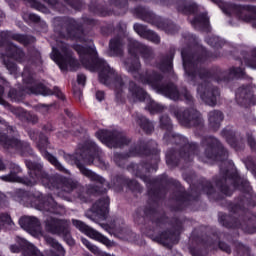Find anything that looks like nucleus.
Masks as SVG:
<instances>
[{
    "label": "nucleus",
    "mask_w": 256,
    "mask_h": 256,
    "mask_svg": "<svg viewBox=\"0 0 256 256\" xmlns=\"http://www.w3.org/2000/svg\"><path fill=\"white\" fill-rule=\"evenodd\" d=\"M48 5H57V0H44Z\"/></svg>",
    "instance_id": "57"
},
{
    "label": "nucleus",
    "mask_w": 256,
    "mask_h": 256,
    "mask_svg": "<svg viewBox=\"0 0 256 256\" xmlns=\"http://www.w3.org/2000/svg\"><path fill=\"white\" fill-rule=\"evenodd\" d=\"M69 223L67 220H59L53 217H50L45 222V229L48 233H52L53 235H67L69 230Z\"/></svg>",
    "instance_id": "16"
},
{
    "label": "nucleus",
    "mask_w": 256,
    "mask_h": 256,
    "mask_svg": "<svg viewBox=\"0 0 256 256\" xmlns=\"http://www.w3.org/2000/svg\"><path fill=\"white\" fill-rule=\"evenodd\" d=\"M248 143H249L251 149L256 151V143H255V139H253V137H248Z\"/></svg>",
    "instance_id": "52"
},
{
    "label": "nucleus",
    "mask_w": 256,
    "mask_h": 256,
    "mask_svg": "<svg viewBox=\"0 0 256 256\" xmlns=\"http://www.w3.org/2000/svg\"><path fill=\"white\" fill-rule=\"evenodd\" d=\"M187 152H181L180 155L184 161H191L193 159V153H197V147L195 145L186 146Z\"/></svg>",
    "instance_id": "30"
},
{
    "label": "nucleus",
    "mask_w": 256,
    "mask_h": 256,
    "mask_svg": "<svg viewBox=\"0 0 256 256\" xmlns=\"http://www.w3.org/2000/svg\"><path fill=\"white\" fill-rule=\"evenodd\" d=\"M72 223L76 229H79L82 233H85L88 237L91 239H95V241H99L100 243H103V245H106V247H111L113 243L111 240H109L107 237H105L103 234L97 232V230L89 227L87 224L80 220H72Z\"/></svg>",
    "instance_id": "11"
},
{
    "label": "nucleus",
    "mask_w": 256,
    "mask_h": 256,
    "mask_svg": "<svg viewBox=\"0 0 256 256\" xmlns=\"http://www.w3.org/2000/svg\"><path fill=\"white\" fill-rule=\"evenodd\" d=\"M76 95H77L78 97H81V92H76Z\"/></svg>",
    "instance_id": "62"
},
{
    "label": "nucleus",
    "mask_w": 256,
    "mask_h": 256,
    "mask_svg": "<svg viewBox=\"0 0 256 256\" xmlns=\"http://www.w3.org/2000/svg\"><path fill=\"white\" fill-rule=\"evenodd\" d=\"M75 51L80 55V57H92L95 60V66H91V64L87 63L84 58H82V63L89 69L90 71H95L98 69L99 72V81L103 83V85H111L114 83L115 85V93L116 99H121L125 95V81L123 78L117 73L115 70L105 62V60L101 58H97V51L95 50V46L90 45L89 47H84L81 45L74 46Z\"/></svg>",
    "instance_id": "5"
},
{
    "label": "nucleus",
    "mask_w": 256,
    "mask_h": 256,
    "mask_svg": "<svg viewBox=\"0 0 256 256\" xmlns=\"http://www.w3.org/2000/svg\"><path fill=\"white\" fill-rule=\"evenodd\" d=\"M46 243L52 247L54 250H50L47 253V256H65V249L59 242L49 236L44 237ZM22 247H25L26 250L24 252V256H43L41 252L27 240H22Z\"/></svg>",
    "instance_id": "8"
},
{
    "label": "nucleus",
    "mask_w": 256,
    "mask_h": 256,
    "mask_svg": "<svg viewBox=\"0 0 256 256\" xmlns=\"http://www.w3.org/2000/svg\"><path fill=\"white\" fill-rule=\"evenodd\" d=\"M210 127L217 131L221 127V121H223V112L219 110H213L208 114Z\"/></svg>",
    "instance_id": "22"
},
{
    "label": "nucleus",
    "mask_w": 256,
    "mask_h": 256,
    "mask_svg": "<svg viewBox=\"0 0 256 256\" xmlns=\"http://www.w3.org/2000/svg\"><path fill=\"white\" fill-rule=\"evenodd\" d=\"M219 247L220 249H222V251H225L226 253H231V248L229 247V245L225 243H220Z\"/></svg>",
    "instance_id": "49"
},
{
    "label": "nucleus",
    "mask_w": 256,
    "mask_h": 256,
    "mask_svg": "<svg viewBox=\"0 0 256 256\" xmlns=\"http://www.w3.org/2000/svg\"><path fill=\"white\" fill-rule=\"evenodd\" d=\"M34 206L39 211H49L50 213H55V211L53 210L55 209V201L51 197H48L47 201H45L44 203L34 204Z\"/></svg>",
    "instance_id": "26"
},
{
    "label": "nucleus",
    "mask_w": 256,
    "mask_h": 256,
    "mask_svg": "<svg viewBox=\"0 0 256 256\" xmlns=\"http://www.w3.org/2000/svg\"><path fill=\"white\" fill-rule=\"evenodd\" d=\"M92 213H94L98 219L105 221L107 215H109V198L105 197L94 203L92 206Z\"/></svg>",
    "instance_id": "19"
},
{
    "label": "nucleus",
    "mask_w": 256,
    "mask_h": 256,
    "mask_svg": "<svg viewBox=\"0 0 256 256\" xmlns=\"http://www.w3.org/2000/svg\"><path fill=\"white\" fill-rule=\"evenodd\" d=\"M26 167L29 169L30 178H21L19 177L20 173H23L21 167L17 164L10 165V173L7 175L0 176L1 181H5L6 183H23L24 185L33 186L42 179V183L44 185H48L51 183L52 187H56V189H61L65 191V193H71L73 189L77 188V181H73L71 179H53L50 178L45 171H43V166L41 164H36L29 160H26Z\"/></svg>",
    "instance_id": "2"
},
{
    "label": "nucleus",
    "mask_w": 256,
    "mask_h": 256,
    "mask_svg": "<svg viewBox=\"0 0 256 256\" xmlns=\"http://www.w3.org/2000/svg\"><path fill=\"white\" fill-rule=\"evenodd\" d=\"M207 43L212 47H217V43H219V38L218 37L207 38Z\"/></svg>",
    "instance_id": "46"
},
{
    "label": "nucleus",
    "mask_w": 256,
    "mask_h": 256,
    "mask_svg": "<svg viewBox=\"0 0 256 256\" xmlns=\"http://www.w3.org/2000/svg\"><path fill=\"white\" fill-rule=\"evenodd\" d=\"M51 107H53V104H50V105L39 104L37 106V109L38 111H40V113H47L49 109H51Z\"/></svg>",
    "instance_id": "43"
},
{
    "label": "nucleus",
    "mask_w": 256,
    "mask_h": 256,
    "mask_svg": "<svg viewBox=\"0 0 256 256\" xmlns=\"http://www.w3.org/2000/svg\"><path fill=\"white\" fill-rule=\"evenodd\" d=\"M161 127L164 129H171V119L169 116L164 115L160 118Z\"/></svg>",
    "instance_id": "38"
},
{
    "label": "nucleus",
    "mask_w": 256,
    "mask_h": 256,
    "mask_svg": "<svg viewBox=\"0 0 256 256\" xmlns=\"http://www.w3.org/2000/svg\"><path fill=\"white\" fill-rule=\"evenodd\" d=\"M77 81L79 85H85V81H87V77L85 74H78Z\"/></svg>",
    "instance_id": "48"
},
{
    "label": "nucleus",
    "mask_w": 256,
    "mask_h": 256,
    "mask_svg": "<svg viewBox=\"0 0 256 256\" xmlns=\"http://www.w3.org/2000/svg\"><path fill=\"white\" fill-rule=\"evenodd\" d=\"M243 256H250L249 253H245Z\"/></svg>",
    "instance_id": "64"
},
{
    "label": "nucleus",
    "mask_w": 256,
    "mask_h": 256,
    "mask_svg": "<svg viewBox=\"0 0 256 256\" xmlns=\"http://www.w3.org/2000/svg\"><path fill=\"white\" fill-rule=\"evenodd\" d=\"M206 193H207L208 195H210L211 191H210V190H206Z\"/></svg>",
    "instance_id": "63"
},
{
    "label": "nucleus",
    "mask_w": 256,
    "mask_h": 256,
    "mask_svg": "<svg viewBox=\"0 0 256 256\" xmlns=\"http://www.w3.org/2000/svg\"><path fill=\"white\" fill-rule=\"evenodd\" d=\"M12 38L14 39V41H18V43H22V45H28L29 43V38H27V36H24V35L14 34L12 35Z\"/></svg>",
    "instance_id": "37"
},
{
    "label": "nucleus",
    "mask_w": 256,
    "mask_h": 256,
    "mask_svg": "<svg viewBox=\"0 0 256 256\" xmlns=\"http://www.w3.org/2000/svg\"><path fill=\"white\" fill-rule=\"evenodd\" d=\"M102 229L105 231H115L117 235H119V231L121 229V220L119 218H113L109 224H100Z\"/></svg>",
    "instance_id": "25"
},
{
    "label": "nucleus",
    "mask_w": 256,
    "mask_h": 256,
    "mask_svg": "<svg viewBox=\"0 0 256 256\" xmlns=\"http://www.w3.org/2000/svg\"><path fill=\"white\" fill-rule=\"evenodd\" d=\"M136 123H138L146 133H151L153 131V124L144 116L138 114L136 116Z\"/></svg>",
    "instance_id": "28"
},
{
    "label": "nucleus",
    "mask_w": 256,
    "mask_h": 256,
    "mask_svg": "<svg viewBox=\"0 0 256 256\" xmlns=\"http://www.w3.org/2000/svg\"><path fill=\"white\" fill-rule=\"evenodd\" d=\"M4 65L6 69L9 71L10 75H13L15 79L19 77V68H17V64L4 60Z\"/></svg>",
    "instance_id": "31"
},
{
    "label": "nucleus",
    "mask_w": 256,
    "mask_h": 256,
    "mask_svg": "<svg viewBox=\"0 0 256 256\" xmlns=\"http://www.w3.org/2000/svg\"><path fill=\"white\" fill-rule=\"evenodd\" d=\"M0 123H5L3 118H0ZM0 145L4 149H15L21 153H31V146L27 142H21L18 138H7V136L0 134Z\"/></svg>",
    "instance_id": "12"
},
{
    "label": "nucleus",
    "mask_w": 256,
    "mask_h": 256,
    "mask_svg": "<svg viewBox=\"0 0 256 256\" xmlns=\"http://www.w3.org/2000/svg\"><path fill=\"white\" fill-rule=\"evenodd\" d=\"M96 99L98 101H103V99H105V93L103 91L96 92Z\"/></svg>",
    "instance_id": "53"
},
{
    "label": "nucleus",
    "mask_w": 256,
    "mask_h": 256,
    "mask_svg": "<svg viewBox=\"0 0 256 256\" xmlns=\"http://www.w3.org/2000/svg\"><path fill=\"white\" fill-rule=\"evenodd\" d=\"M128 51L132 55H135V53H141L145 61L153 59V50L135 40H129Z\"/></svg>",
    "instance_id": "18"
},
{
    "label": "nucleus",
    "mask_w": 256,
    "mask_h": 256,
    "mask_svg": "<svg viewBox=\"0 0 256 256\" xmlns=\"http://www.w3.org/2000/svg\"><path fill=\"white\" fill-rule=\"evenodd\" d=\"M127 97L130 101L134 102L145 101V99H147V92L139 88L135 82L131 81L128 85Z\"/></svg>",
    "instance_id": "21"
},
{
    "label": "nucleus",
    "mask_w": 256,
    "mask_h": 256,
    "mask_svg": "<svg viewBox=\"0 0 256 256\" xmlns=\"http://www.w3.org/2000/svg\"><path fill=\"white\" fill-rule=\"evenodd\" d=\"M99 153L100 150L99 147H97V144L88 142V147L84 148L81 155L87 165H92V163H95V159H99Z\"/></svg>",
    "instance_id": "20"
},
{
    "label": "nucleus",
    "mask_w": 256,
    "mask_h": 256,
    "mask_svg": "<svg viewBox=\"0 0 256 256\" xmlns=\"http://www.w3.org/2000/svg\"><path fill=\"white\" fill-rule=\"evenodd\" d=\"M83 245H85V247H87V249H89V251H91V253H93L94 255L97 256H113V254H109L106 252H101V250H99V248L93 244H91V242H89V240L82 238L81 239Z\"/></svg>",
    "instance_id": "27"
},
{
    "label": "nucleus",
    "mask_w": 256,
    "mask_h": 256,
    "mask_svg": "<svg viewBox=\"0 0 256 256\" xmlns=\"http://www.w3.org/2000/svg\"><path fill=\"white\" fill-rule=\"evenodd\" d=\"M192 25L194 27H207L209 25V17H207V14H200L194 18Z\"/></svg>",
    "instance_id": "29"
},
{
    "label": "nucleus",
    "mask_w": 256,
    "mask_h": 256,
    "mask_svg": "<svg viewBox=\"0 0 256 256\" xmlns=\"http://www.w3.org/2000/svg\"><path fill=\"white\" fill-rule=\"evenodd\" d=\"M195 4H190L187 1H182L178 5L179 11H195Z\"/></svg>",
    "instance_id": "34"
},
{
    "label": "nucleus",
    "mask_w": 256,
    "mask_h": 256,
    "mask_svg": "<svg viewBox=\"0 0 256 256\" xmlns=\"http://www.w3.org/2000/svg\"><path fill=\"white\" fill-rule=\"evenodd\" d=\"M7 133L9 135H17V131H15V128H13L12 126L7 127Z\"/></svg>",
    "instance_id": "55"
},
{
    "label": "nucleus",
    "mask_w": 256,
    "mask_h": 256,
    "mask_svg": "<svg viewBox=\"0 0 256 256\" xmlns=\"http://www.w3.org/2000/svg\"><path fill=\"white\" fill-rule=\"evenodd\" d=\"M30 19H31V21L37 22V21H39V16H37L35 14H30Z\"/></svg>",
    "instance_id": "56"
},
{
    "label": "nucleus",
    "mask_w": 256,
    "mask_h": 256,
    "mask_svg": "<svg viewBox=\"0 0 256 256\" xmlns=\"http://www.w3.org/2000/svg\"><path fill=\"white\" fill-rule=\"evenodd\" d=\"M148 109H149V111H151V113H161V111H163L165 109V106H163L155 101H150V103L148 105Z\"/></svg>",
    "instance_id": "33"
},
{
    "label": "nucleus",
    "mask_w": 256,
    "mask_h": 256,
    "mask_svg": "<svg viewBox=\"0 0 256 256\" xmlns=\"http://www.w3.org/2000/svg\"><path fill=\"white\" fill-rule=\"evenodd\" d=\"M182 59L184 71L188 77L189 81L198 83L197 93L200 99L213 107L217 105V97H219V90L207 79L209 78V72L205 69H200L197 71V63H199V57L195 54H191L185 50H182Z\"/></svg>",
    "instance_id": "4"
},
{
    "label": "nucleus",
    "mask_w": 256,
    "mask_h": 256,
    "mask_svg": "<svg viewBox=\"0 0 256 256\" xmlns=\"http://www.w3.org/2000/svg\"><path fill=\"white\" fill-rule=\"evenodd\" d=\"M202 144L205 150L204 157H206V159H219V156L213 153L217 150L222 151L223 153L222 159H225L227 157V151H223V145H221L219 140H217L216 138L208 137L203 140Z\"/></svg>",
    "instance_id": "14"
},
{
    "label": "nucleus",
    "mask_w": 256,
    "mask_h": 256,
    "mask_svg": "<svg viewBox=\"0 0 256 256\" xmlns=\"http://www.w3.org/2000/svg\"><path fill=\"white\" fill-rule=\"evenodd\" d=\"M161 71H171L173 69V55H170L158 66Z\"/></svg>",
    "instance_id": "32"
},
{
    "label": "nucleus",
    "mask_w": 256,
    "mask_h": 256,
    "mask_svg": "<svg viewBox=\"0 0 256 256\" xmlns=\"http://www.w3.org/2000/svg\"><path fill=\"white\" fill-rule=\"evenodd\" d=\"M97 139L101 140L107 147L118 148L129 144V139L121 132H111L107 130H99L96 132Z\"/></svg>",
    "instance_id": "9"
},
{
    "label": "nucleus",
    "mask_w": 256,
    "mask_h": 256,
    "mask_svg": "<svg viewBox=\"0 0 256 256\" xmlns=\"http://www.w3.org/2000/svg\"><path fill=\"white\" fill-rule=\"evenodd\" d=\"M124 65L128 73H131L136 81H139L142 85H149L152 89L156 90V93H160L173 101H178L182 96L188 103L193 102V96L189 91H187V89L184 88L181 93H179L177 87L173 84L167 86L161 85V79H163V76L156 74L155 71H146L145 73L140 74L139 69H141V63L139 62V58L135 56L133 58H129L124 62Z\"/></svg>",
    "instance_id": "3"
},
{
    "label": "nucleus",
    "mask_w": 256,
    "mask_h": 256,
    "mask_svg": "<svg viewBox=\"0 0 256 256\" xmlns=\"http://www.w3.org/2000/svg\"><path fill=\"white\" fill-rule=\"evenodd\" d=\"M6 56L12 57V59H15V61H18V63H25V61H27V66H25L24 71L22 73V81L24 85H26V88L20 89L18 92L15 89L10 90L8 97H10L12 101H22L24 91H26V93H34L35 95H56L58 99H65V96L62 92L59 91L58 88H54L53 92L51 91V89L43 86L42 84L36 87L31 86L33 85V83H35V81L33 80V71L29 69V65H32L33 67L41 65V53L35 51L28 58L21 48H18L17 46L10 44L6 49Z\"/></svg>",
    "instance_id": "1"
},
{
    "label": "nucleus",
    "mask_w": 256,
    "mask_h": 256,
    "mask_svg": "<svg viewBox=\"0 0 256 256\" xmlns=\"http://www.w3.org/2000/svg\"><path fill=\"white\" fill-rule=\"evenodd\" d=\"M172 113L175 115L176 119H178L179 123L184 125V127H195L197 125H201L203 121L201 114L194 108L184 110L181 114H179L177 108H173Z\"/></svg>",
    "instance_id": "10"
},
{
    "label": "nucleus",
    "mask_w": 256,
    "mask_h": 256,
    "mask_svg": "<svg viewBox=\"0 0 256 256\" xmlns=\"http://www.w3.org/2000/svg\"><path fill=\"white\" fill-rule=\"evenodd\" d=\"M10 251L12 253H19V251H21V248L19 246H17V245H11L10 246Z\"/></svg>",
    "instance_id": "54"
},
{
    "label": "nucleus",
    "mask_w": 256,
    "mask_h": 256,
    "mask_svg": "<svg viewBox=\"0 0 256 256\" xmlns=\"http://www.w3.org/2000/svg\"><path fill=\"white\" fill-rule=\"evenodd\" d=\"M4 199H5L4 194L0 192V205H1V203H3Z\"/></svg>",
    "instance_id": "59"
},
{
    "label": "nucleus",
    "mask_w": 256,
    "mask_h": 256,
    "mask_svg": "<svg viewBox=\"0 0 256 256\" xmlns=\"http://www.w3.org/2000/svg\"><path fill=\"white\" fill-rule=\"evenodd\" d=\"M243 95H245V90H242L240 92V94L237 93V95H236V99H237L238 103H241V105H245V102L241 101V97H243Z\"/></svg>",
    "instance_id": "50"
},
{
    "label": "nucleus",
    "mask_w": 256,
    "mask_h": 256,
    "mask_svg": "<svg viewBox=\"0 0 256 256\" xmlns=\"http://www.w3.org/2000/svg\"><path fill=\"white\" fill-rule=\"evenodd\" d=\"M245 63L248 67L256 69V49L252 52L251 58L246 60Z\"/></svg>",
    "instance_id": "39"
},
{
    "label": "nucleus",
    "mask_w": 256,
    "mask_h": 256,
    "mask_svg": "<svg viewBox=\"0 0 256 256\" xmlns=\"http://www.w3.org/2000/svg\"><path fill=\"white\" fill-rule=\"evenodd\" d=\"M231 74L234 77H242V75H245V72L243 71L242 68H232L231 69Z\"/></svg>",
    "instance_id": "42"
},
{
    "label": "nucleus",
    "mask_w": 256,
    "mask_h": 256,
    "mask_svg": "<svg viewBox=\"0 0 256 256\" xmlns=\"http://www.w3.org/2000/svg\"><path fill=\"white\" fill-rule=\"evenodd\" d=\"M1 223H4V225H9V227H13V220H11V216L7 214H2L0 216Z\"/></svg>",
    "instance_id": "40"
},
{
    "label": "nucleus",
    "mask_w": 256,
    "mask_h": 256,
    "mask_svg": "<svg viewBox=\"0 0 256 256\" xmlns=\"http://www.w3.org/2000/svg\"><path fill=\"white\" fill-rule=\"evenodd\" d=\"M133 169H139V166L137 164H134Z\"/></svg>",
    "instance_id": "61"
},
{
    "label": "nucleus",
    "mask_w": 256,
    "mask_h": 256,
    "mask_svg": "<svg viewBox=\"0 0 256 256\" xmlns=\"http://www.w3.org/2000/svg\"><path fill=\"white\" fill-rule=\"evenodd\" d=\"M13 113L15 114L16 117H20V119L22 117H25V110L21 109V108H14L13 109Z\"/></svg>",
    "instance_id": "45"
},
{
    "label": "nucleus",
    "mask_w": 256,
    "mask_h": 256,
    "mask_svg": "<svg viewBox=\"0 0 256 256\" xmlns=\"http://www.w3.org/2000/svg\"><path fill=\"white\" fill-rule=\"evenodd\" d=\"M38 149H40L42 155L45 157V159H47V161H49V163H51L52 165H54V167H56V169H58V171H62V173H69V170L65 169V167H63V165L60 164L59 160H57V158H55V156L49 154L47 151H45V149H47V145H49L48 141H47V137L43 136L39 142H38Z\"/></svg>",
    "instance_id": "17"
},
{
    "label": "nucleus",
    "mask_w": 256,
    "mask_h": 256,
    "mask_svg": "<svg viewBox=\"0 0 256 256\" xmlns=\"http://www.w3.org/2000/svg\"><path fill=\"white\" fill-rule=\"evenodd\" d=\"M136 155H141V148L140 147H134L130 150L129 154L123 155V154H115L114 161L118 163V165L121 167L125 164V160L127 157H135Z\"/></svg>",
    "instance_id": "24"
},
{
    "label": "nucleus",
    "mask_w": 256,
    "mask_h": 256,
    "mask_svg": "<svg viewBox=\"0 0 256 256\" xmlns=\"http://www.w3.org/2000/svg\"><path fill=\"white\" fill-rule=\"evenodd\" d=\"M145 39H148V41H152V43L156 44L161 42V38H159V35L151 30H148Z\"/></svg>",
    "instance_id": "36"
},
{
    "label": "nucleus",
    "mask_w": 256,
    "mask_h": 256,
    "mask_svg": "<svg viewBox=\"0 0 256 256\" xmlns=\"http://www.w3.org/2000/svg\"><path fill=\"white\" fill-rule=\"evenodd\" d=\"M211 1L219 5L223 13H226V15H235L240 21H245L246 23H248V21H252V19H255V6H237L235 4L221 2V0Z\"/></svg>",
    "instance_id": "7"
},
{
    "label": "nucleus",
    "mask_w": 256,
    "mask_h": 256,
    "mask_svg": "<svg viewBox=\"0 0 256 256\" xmlns=\"http://www.w3.org/2000/svg\"><path fill=\"white\" fill-rule=\"evenodd\" d=\"M28 3H30V5H32V7H34L35 9H38V11H45V8L43 5H41L39 2L35 1V0H26Z\"/></svg>",
    "instance_id": "41"
},
{
    "label": "nucleus",
    "mask_w": 256,
    "mask_h": 256,
    "mask_svg": "<svg viewBox=\"0 0 256 256\" xmlns=\"http://www.w3.org/2000/svg\"><path fill=\"white\" fill-rule=\"evenodd\" d=\"M134 31H136V33H138V35H140V37H143L144 39L145 37H147V33H149V30H147V27L141 24H135Z\"/></svg>",
    "instance_id": "35"
},
{
    "label": "nucleus",
    "mask_w": 256,
    "mask_h": 256,
    "mask_svg": "<svg viewBox=\"0 0 256 256\" xmlns=\"http://www.w3.org/2000/svg\"><path fill=\"white\" fill-rule=\"evenodd\" d=\"M4 92H5V90L3 89L2 86H0V105L7 106V103L5 102V100L2 97Z\"/></svg>",
    "instance_id": "51"
},
{
    "label": "nucleus",
    "mask_w": 256,
    "mask_h": 256,
    "mask_svg": "<svg viewBox=\"0 0 256 256\" xmlns=\"http://www.w3.org/2000/svg\"><path fill=\"white\" fill-rule=\"evenodd\" d=\"M109 55L111 57L119 56L123 53V39L121 37H116L110 41Z\"/></svg>",
    "instance_id": "23"
},
{
    "label": "nucleus",
    "mask_w": 256,
    "mask_h": 256,
    "mask_svg": "<svg viewBox=\"0 0 256 256\" xmlns=\"http://www.w3.org/2000/svg\"><path fill=\"white\" fill-rule=\"evenodd\" d=\"M76 166L78 167L80 173H82V175H84V177H87V179H90V181H93L94 183H96L99 186V189H94V191H99V193H105V191H107V189H109V183H107V180H105V178H103L100 175L95 174V172L87 169V167H85V165L81 164V162H77Z\"/></svg>",
    "instance_id": "13"
},
{
    "label": "nucleus",
    "mask_w": 256,
    "mask_h": 256,
    "mask_svg": "<svg viewBox=\"0 0 256 256\" xmlns=\"http://www.w3.org/2000/svg\"><path fill=\"white\" fill-rule=\"evenodd\" d=\"M19 225L22 227V229L28 231V233H30V235L33 237H41V235H43L41 230V222H39V219L35 217L24 216L20 218Z\"/></svg>",
    "instance_id": "15"
},
{
    "label": "nucleus",
    "mask_w": 256,
    "mask_h": 256,
    "mask_svg": "<svg viewBox=\"0 0 256 256\" xmlns=\"http://www.w3.org/2000/svg\"><path fill=\"white\" fill-rule=\"evenodd\" d=\"M252 173H253L254 177H256V168L252 169Z\"/></svg>",
    "instance_id": "60"
},
{
    "label": "nucleus",
    "mask_w": 256,
    "mask_h": 256,
    "mask_svg": "<svg viewBox=\"0 0 256 256\" xmlns=\"http://www.w3.org/2000/svg\"><path fill=\"white\" fill-rule=\"evenodd\" d=\"M216 185L217 187L221 188V191L224 193V195H231V192L227 190V186H223V182H217Z\"/></svg>",
    "instance_id": "47"
},
{
    "label": "nucleus",
    "mask_w": 256,
    "mask_h": 256,
    "mask_svg": "<svg viewBox=\"0 0 256 256\" xmlns=\"http://www.w3.org/2000/svg\"><path fill=\"white\" fill-rule=\"evenodd\" d=\"M0 171H5V164L3 163V160L0 159Z\"/></svg>",
    "instance_id": "58"
},
{
    "label": "nucleus",
    "mask_w": 256,
    "mask_h": 256,
    "mask_svg": "<svg viewBox=\"0 0 256 256\" xmlns=\"http://www.w3.org/2000/svg\"><path fill=\"white\" fill-rule=\"evenodd\" d=\"M79 31L80 30L77 28H71V30H68L65 37H72V38L79 37V36H77V33H79Z\"/></svg>",
    "instance_id": "44"
},
{
    "label": "nucleus",
    "mask_w": 256,
    "mask_h": 256,
    "mask_svg": "<svg viewBox=\"0 0 256 256\" xmlns=\"http://www.w3.org/2000/svg\"><path fill=\"white\" fill-rule=\"evenodd\" d=\"M51 59L57 63L61 71H67L69 67L75 71L79 67V63L69 51V46L63 42L58 43L56 48L52 47Z\"/></svg>",
    "instance_id": "6"
}]
</instances>
